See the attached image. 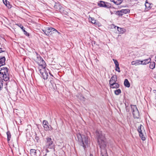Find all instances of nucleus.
<instances>
[{"instance_id": "nucleus-6", "label": "nucleus", "mask_w": 156, "mask_h": 156, "mask_svg": "<svg viewBox=\"0 0 156 156\" xmlns=\"http://www.w3.org/2000/svg\"><path fill=\"white\" fill-rule=\"evenodd\" d=\"M54 8L57 11H59L61 13L65 15H67V12L64 10V9L63 7L59 3H55Z\"/></svg>"}, {"instance_id": "nucleus-28", "label": "nucleus", "mask_w": 156, "mask_h": 156, "mask_svg": "<svg viewBox=\"0 0 156 156\" xmlns=\"http://www.w3.org/2000/svg\"><path fill=\"white\" fill-rule=\"evenodd\" d=\"M122 2V0H116L115 4L117 5H120Z\"/></svg>"}, {"instance_id": "nucleus-24", "label": "nucleus", "mask_w": 156, "mask_h": 156, "mask_svg": "<svg viewBox=\"0 0 156 156\" xmlns=\"http://www.w3.org/2000/svg\"><path fill=\"white\" fill-rule=\"evenodd\" d=\"M55 31H57V30L52 27L51 28L50 32V35L55 33Z\"/></svg>"}, {"instance_id": "nucleus-3", "label": "nucleus", "mask_w": 156, "mask_h": 156, "mask_svg": "<svg viewBox=\"0 0 156 156\" xmlns=\"http://www.w3.org/2000/svg\"><path fill=\"white\" fill-rule=\"evenodd\" d=\"M0 70V77L2 80L5 81H8L9 79V75L7 68L3 67Z\"/></svg>"}, {"instance_id": "nucleus-15", "label": "nucleus", "mask_w": 156, "mask_h": 156, "mask_svg": "<svg viewBox=\"0 0 156 156\" xmlns=\"http://www.w3.org/2000/svg\"><path fill=\"white\" fill-rule=\"evenodd\" d=\"M5 58L4 56L0 58V67L5 65Z\"/></svg>"}, {"instance_id": "nucleus-25", "label": "nucleus", "mask_w": 156, "mask_h": 156, "mask_svg": "<svg viewBox=\"0 0 156 156\" xmlns=\"http://www.w3.org/2000/svg\"><path fill=\"white\" fill-rule=\"evenodd\" d=\"M121 92V90L120 89H118L114 91L115 94L116 95H118Z\"/></svg>"}, {"instance_id": "nucleus-19", "label": "nucleus", "mask_w": 156, "mask_h": 156, "mask_svg": "<svg viewBox=\"0 0 156 156\" xmlns=\"http://www.w3.org/2000/svg\"><path fill=\"white\" fill-rule=\"evenodd\" d=\"M124 85L126 87H130V84L127 79H125L124 82Z\"/></svg>"}, {"instance_id": "nucleus-45", "label": "nucleus", "mask_w": 156, "mask_h": 156, "mask_svg": "<svg viewBox=\"0 0 156 156\" xmlns=\"http://www.w3.org/2000/svg\"><path fill=\"white\" fill-rule=\"evenodd\" d=\"M55 32H57V33H58L59 34H60V32H58V30H57V31H55Z\"/></svg>"}, {"instance_id": "nucleus-21", "label": "nucleus", "mask_w": 156, "mask_h": 156, "mask_svg": "<svg viewBox=\"0 0 156 156\" xmlns=\"http://www.w3.org/2000/svg\"><path fill=\"white\" fill-rule=\"evenodd\" d=\"M122 14L123 15L129 13L130 10L129 9H123L121 10Z\"/></svg>"}, {"instance_id": "nucleus-47", "label": "nucleus", "mask_w": 156, "mask_h": 156, "mask_svg": "<svg viewBox=\"0 0 156 156\" xmlns=\"http://www.w3.org/2000/svg\"><path fill=\"white\" fill-rule=\"evenodd\" d=\"M155 60L156 62V56H155Z\"/></svg>"}, {"instance_id": "nucleus-30", "label": "nucleus", "mask_w": 156, "mask_h": 156, "mask_svg": "<svg viewBox=\"0 0 156 156\" xmlns=\"http://www.w3.org/2000/svg\"><path fill=\"white\" fill-rule=\"evenodd\" d=\"M35 136L34 139V141L37 142H39L40 141L39 137L37 136L36 133L35 134Z\"/></svg>"}, {"instance_id": "nucleus-11", "label": "nucleus", "mask_w": 156, "mask_h": 156, "mask_svg": "<svg viewBox=\"0 0 156 156\" xmlns=\"http://www.w3.org/2000/svg\"><path fill=\"white\" fill-rule=\"evenodd\" d=\"M117 76L116 75H114L112 76L109 81V85L113 83H116L117 81Z\"/></svg>"}, {"instance_id": "nucleus-46", "label": "nucleus", "mask_w": 156, "mask_h": 156, "mask_svg": "<svg viewBox=\"0 0 156 156\" xmlns=\"http://www.w3.org/2000/svg\"><path fill=\"white\" fill-rule=\"evenodd\" d=\"M90 156H93V155L92 154H90Z\"/></svg>"}, {"instance_id": "nucleus-9", "label": "nucleus", "mask_w": 156, "mask_h": 156, "mask_svg": "<svg viewBox=\"0 0 156 156\" xmlns=\"http://www.w3.org/2000/svg\"><path fill=\"white\" fill-rule=\"evenodd\" d=\"M45 68H39V69L40 73L44 80L47 79L48 76V72L45 71Z\"/></svg>"}, {"instance_id": "nucleus-8", "label": "nucleus", "mask_w": 156, "mask_h": 156, "mask_svg": "<svg viewBox=\"0 0 156 156\" xmlns=\"http://www.w3.org/2000/svg\"><path fill=\"white\" fill-rule=\"evenodd\" d=\"M98 5L100 7L107 9H109L111 7V5L110 3L102 1H100L98 2Z\"/></svg>"}, {"instance_id": "nucleus-4", "label": "nucleus", "mask_w": 156, "mask_h": 156, "mask_svg": "<svg viewBox=\"0 0 156 156\" xmlns=\"http://www.w3.org/2000/svg\"><path fill=\"white\" fill-rule=\"evenodd\" d=\"M34 61L39 65L38 69L39 68H45L46 65L45 62L37 53H36V58H35Z\"/></svg>"}, {"instance_id": "nucleus-7", "label": "nucleus", "mask_w": 156, "mask_h": 156, "mask_svg": "<svg viewBox=\"0 0 156 156\" xmlns=\"http://www.w3.org/2000/svg\"><path fill=\"white\" fill-rule=\"evenodd\" d=\"M131 108L133 116L135 119H138L139 117V113L136 106L131 105Z\"/></svg>"}, {"instance_id": "nucleus-13", "label": "nucleus", "mask_w": 156, "mask_h": 156, "mask_svg": "<svg viewBox=\"0 0 156 156\" xmlns=\"http://www.w3.org/2000/svg\"><path fill=\"white\" fill-rule=\"evenodd\" d=\"M115 29H117L120 34H123L126 31V30L125 29L119 27H118L115 26Z\"/></svg>"}, {"instance_id": "nucleus-38", "label": "nucleus", "mask_w": 156, "mask_h": 156, "mask_svg": "<svg viewBox=\"0 0 156 156\" xmlns=\"http://www.w3.org/2000/svg\"><path fill=\"white\" fill-rule=\"evenodd\" d=\"M23 32L24 33V34L26 35H29V33L27 32L26 31V30H23Z\"/></svg>"}, {"instance_id": "nucleus-5", "label": "nucleus", "mask_w": 156, "mask_h": 156, "mask_svg": "<svg viewBox=\"0 0 156 156\" xmlns=\"http://www.w3.org/2000/svg\"><path fill=\"white\" fill-rule=\"evenodd\" d=\"M45 147L46 148L52 149L54 144L52 139L50 137H47L45 138Z\"/></svg>"}, {"instance_id": "nucleus-20", "label": "nucleus", "mask_w": 156, "mask_h": 156, "mask_svg": "<svg viewBox=\"0 0 156 156\" xmlns=\"http://www.w3.org/2000/svg\"><path fill=\"white\" fill-rule=\"evenodd\" d=\"M155 63L154 62H151L150 63L149 67L152 69H154L155 67Z\"/></svg>"}, {"instance_id": "nucleus-16", "label": "nucleus", "mask_w": 156, "mask_h": 156, "mask_svg": "<svg viewBox=\"0 0 156 156\" xmlns=\"http://www.w3.org/2000/svg\"><path fill=\"white\" fill-rule=\"evenodd\" d=\"M110 87L112 88H117L119 87V84L117 83H113L110 85Z\"/></svg>"}, {"instance_id": "nucleus-50", "label": "nucleus", "mask_w": 156, "mask_h": 156, "mask_svg": "<svg viewBox=\"0 0 156 156\" xmlns=\"http://www.w3.org/2000/svg\"><path fill=\"white\" fill-rule=\"evenodd\" d=\"M50 82H51V81H50Z\"/></svg>"}, {"instance_id": "nucleus-41", "label": "nucleus", "mask_w": 156, "mask_h": 156, "mask_svg": "<svg viewBox=\"0 0 156 156\" xmlns=\"http://www.w3.org/2000/svg\"><path fill=\"white\" fill-rule=\"evenodd\" d=\"M5 51L4 50H2V48H0V53L2 52H5Z\"/></svg>"}, {"instance_id": "nucleus-42", "label": "nucleus", "mask_w": 156, "mask_h": 156, "mask_svg": "<svg viewBox=\"0 0 156 156\" xmlns=\"http://www.w3.org/2000/svg\"><path fill=\"white\" fill-rule=\"evenodd\" d=\"M101 154L102 155V156H108L106 154V153L104 155L101 152Z\"/></svg>"}, {"instance_id": "nucleus-43", "label": "nucleus", "mask_w": 156, "mask_h": 156, "mask_svg": "<svg viewBox=\"0 0 156 156\" xmlns=\"http://www.w3.org/2000/svg\"><path fill=\"white\" fill-rule=\"evenodd\" d=\"M116 0H110V1L111 2H113L115 4Z\"/></svg>"}, {"instance_id": "nucleus-49", "label": "nucleus", "mask_w": 156, "mask_h": 156, "mask_svg": "<svg viewBox=\"0 0 156 156\" xmlns=\"http://www.w3.org/2000/svg\"><path fill=\"white\" fill-rule=\"evenodd\" d=\"M5 0V2H7V1L6 0Z\"/></svg>"}, {"instance_id": "nucleus-12", "label": "nucleus", "mask_w": 156, "mask_h": 156, "mask_svg": "<svg viewBox=\"0 0 156 156\" xmlns=\"http://www.w3.org/2000/svg\"><path fill=\"white\" fill-rule=\"evenodd\" d=\"M51 27H47L46 28L45 30H42V31L45 35L48 36H50V30Z\"/></svg>"}, {"instance_id": "nucleus-29", "label": "nucleus", "mask_w": 156, "mask_h": 156, "mask_svg": "<svg viewBox=\"0 0 156 156\" xmlns=\"http://www.w3.org/2000/svg\"><path fill=\"white\" fill-rule=\"evenodd\" d=\"M3 81L2 80L0 79V91L2 90L3 88Z\"/></svg>"}, {"instance_id": "nucleus-1", "label": "nucleus", "mask_w": 156, "mask_h": 156, "mask_svg": "<svg viewBox=\"0 0 156 156\" xmlns=\"http://www.w3.org/2000/svg\"><path fill=\"white\" fill-rule=\"evenodd\" d=\"M76 136L79 143L84 149L87 146H88L90 141L87 136L81 134L80 133H77L76 134Z\"/></svg>"}, {"instance_id": "nucleus-44", "label": "nucleus", "mask_w": 156, "mask_h": 156, "mask_svg": "<svg viewBox=\"0 0 156 156\" xmlns=\"http://www.w3.org/2000/svg\"><path fill=\"white\" fill-rule=\"evenodd\" d=\"M49 73L50 75L51 76H53V75H52L51 73V72H49Z\"/></svg>"}, {"instance_id": "nucleus-22", "label": "nucleus", "mask_w": 156, "mask_h": 156, "mask_svg": "<svg viewBox=\"0 0 156 156\" xmlns=\"http://www.w3.org/2000/svg\"><path fill=\"white\" fill-rule=\"evenodd\" d=\"M89 20L90 21H91V22L92 23L94 24H97L96 20H95L94 18L90 17Z\"/></svg>"}, {"instance_id": "nucleus-27", "label": "nucleus", "mask_w": 156, "mask_h": 156, "mask_svg": "<svg viewBox=\"0 0 156 156\" xmlns=\"http://www.w3.org/2000/svg\"><path fill=\"white\" fill-rule=\"evenodd\" d=\"M113 60L114 61L115 65V67H119V63L118 61L116 60L113 59Z\"/></svg>"}, {"instance_id": "nucleus-36", "label": "nucleus", "mask_w": 156, "mask_h": 156, "mask_svg": "<svg viewBox=\"0 0 156 156\" xmlns=\"http://www.w3.org/2000/svg\"><path fill=\"white\" fill-rule=\"evenodd\" d=\"M53 129L52 127L51 126L49 125L48 126V130H51Z\"/></svg>"}, {"instance_id": "nucleus-2", "label": "nucleus", "mask_w": 156, "mask_h": 156, "mask_svg": "<svg viewBox=\"0 0 156 156\" xmlns=\"http://www.w3.org/2000/svg\"><path fill=\"white\" fill-rule=\"evenodd\" d=\"M96 134L100 148L104 149L106 146V143L104 141L105 139L104 135L102 134L101 131L98 130L96 131Z\"/></svg>"}, {"instance_id": "nucleus-35", "label": "nucleus", "mask_w": 156, "mask_h": 156, "mask_svg": "<svg viewBox=\"0 0 156 156\" xmlns=\"http://www.w3.org/2000/svg\"><path fill=\"white\" fill-rule=\"evenodd\" d=\"M19 26L22 29V30L23 31V30H25V28L23 27L22 25L21 24H20Z\"/></svg>"}, {"instance_id": "nucleus-10", "label": "nucleus", "mask_w": 156, "mask_h": 156, "mask_svg": "<svg viewBox=\"0 0 156 156\" xmlns=\"http://www.w3.org/2000/svg\"><path fill=\"white\" fill-rule=\"evenodd\" d=\"M143 127V126L141 125H140L138 127L137 130L139 133L140 136V137L141 139L143 140H145L146 139L145 136L143 134L141 130V127Z\"/></svg>"}, {"instance_id": "nucleus-32", "label": "nucleus", "mask_w": 156, "mask_h": 156, "mask_svg": "<svg viewBox=\"0 0 156 156\" xmlns=\"http://www.w3.org/2000/svg\"><path fill=\"white\" fill-rule=\"evenodd\" d=\"M140 62L141 60H137L135 61V62H136V65H138L140 64Z\"/></svg>"}, {"instance_id": "nucleus-31", "label": "nucleus", "mask_w": 156, "mask_h": 156, "mask_svg": "<svg viewBox=\"0 0 156 156\" xmlns=\"http://www.w3.org/2000/svg\"><path fill=\"white\" fill-rule=\"evenodd\" d=\"M151 61L150 58L146 59L144 60V62H145L146 64L149 63Z\"/></svg>"}, {"instance_id": "nucleus-14", "label": "nucleus", "mask_w": 156, "mask_h": 156, "mask_svg": "<svg viewBox=\"0 0 156 156\" xmlns=\"http://www.w3.org/2000/svg\"><path fill=\"white\" fill-rule=\"evenodd\" d=\"M43 127L45 130L47 131L48 129V122L47 121L44 120L43 122Z\"/></svg>"}, {"instance_id": "nucleus-17", "label": "nucleus", "mask_w": 156, "mask_h": 156, "mask_svg": "<svg viewBox=\"0 0 156 156\" xmlns=\"http://www.w3.org/2000/svg\"><path fill=\"white\" fill-rule=\"evenodd\" d=\"M30 154L31 156H37L36 150L31 149L30 150Z\"/></svg>"}, {"instance_id": "nucleus-37", "label": "nucleus", "mask_w": 156, "mask_h": 156, "mask_svg": "<svg viewBox=\"0 0 156 156\" xmlns=\"http://www.w3.org/2000/svg\"><path fill=\"white\" fill-rule=\"evenodd\" d=\"M140 64L143 65H146L145 62H144V60L143 61H141Z\"/></svg>"}, {"instance_id": "nucleus-18", "label": "nucleus", "mask_w": 156, "mask_h": 156, "mask_svg": "<svg viewBox=\"0 0 156 156\" xmlns=\"http://www.w3.org/2000/svg\"><path fill=\"white\" fill-rule=\"evenodd\" d=\"M145 5L146 7V9L147 10H149L151 8V7H150V4L147 2V0H146V1Z\"/></svg>"}, {"instance_id": "nucleus-23", "label": "nucleus", "mask_w": 156, "mask_h": 156, "mask_svg": "<svg viewBox=\"0 0 156 156\" xmlns=\"http://www.w3.org/2000/svg\"><path fill=\"white\" fill-rule=\"evenodd\" d=\"M7 137V140L9 142L11 138V134L9 131H8L6 133Z\"/></svg>"}, {"instance_id": "nucleus-26", "label": "nucleus", "mask_w": 156, "mask_h": 156, "mask_svg": "<svg viewBox=\"0 0 156 156\" xmlns=\"http://www.w3.org/2000/svg\"><path fill=\"white\" fill-rule=\"evenodd\" d=\"M115 14L119 16H122L123 15L121 10L116 11Z\"/></svg>"}, {"instance_id": "nucleus-40", "label": "nucleus", "mask_w": 156, "mask_h": 156, "mask_svg": "<svg viewBox=\"0 0 156 156\" xmlns=\"http://www.w3.org/2000/svg\"><path fill=\"white\" fill-rule=\"evenodd\" d=\"M153 92L154 93L155 95V98L156 99V90H154Z\"/></svg>"}, {"instance_id": "nucleus-48", "label": "nucleus", "mask_w": 156, "mask_h": 156, "mask_svg": "<svg viewBox=\"0 0 156 156\" xmlns=\"http://www.w3.org/2000/svg\"><path fill=\"white\" fill-rule=\"evenodd\" d=\"M3 2H4V4H5V2H4V1H3Z\"/></svg>"}, {"instance_id": "nucleus-34", "label": "nucleus", "mask_w": 156, "mask_h": 156, "mask_svg": "<svg viewBox=\"0 0 156 156\" xmlns=\"http://www.w3.org/2000/svg\"><path fill=\"white\" fill-rule=\"evenodd\" d=\"M115 70L119 72H120L119 67H115Z\"/></svg>"}, {"instance_id": "nucleus-39", "label": "nucleus", "mask_w": 156, "mask_h": 156, "mask_svg": "<svg viewBox=\"0 0 156 156\" xmlns=\"http://www.w3.org/2000/svg\"><path fill=\"white\" fill-rule=\"evenodd\" d=\"M131 64L132 65H135L136 66V62H135V61H132L131 62Z\"/></svg>"}, {"instance_id": "nucleus-33", "label": "nucleus", "mask_w": 156, "mask_h": 156, "mask_svg": "<svg viewBox=\"0 0 156 156\" xmlns=\"http://www.w3.org/2000/svg\"><path fill=\"white\" fill-rule=\"evenodd\" d=\"M126 105V109L127 112H129V111L130 110V107L129 106H126V104H125Z\"/></svg>"}]
</instances>
